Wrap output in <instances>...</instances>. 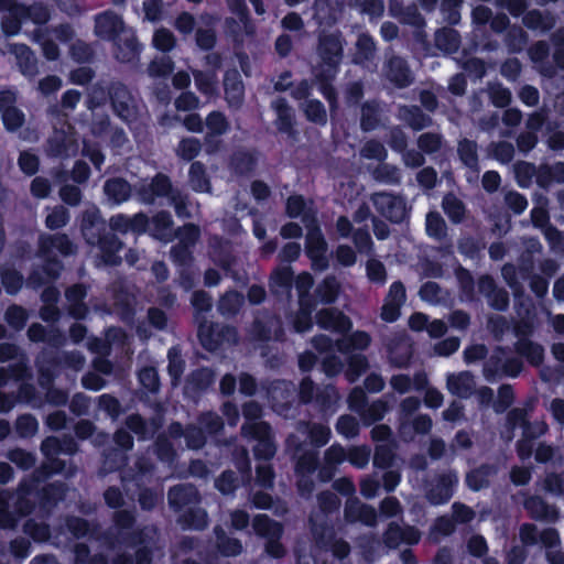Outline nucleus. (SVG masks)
Wrapping results in <instances>:
<instances>
[{"label": "nucleus", "instance_id": "f257e3e1", "mask_svg": "<svg viewBox=\"0 0 564 564\" xmlns=\"http://www.w3.org/2000/svg\"><path fill=\"white\" fill-rule=\"evenodd\" d=\"M113 528L102 533V541L109 549L118 545L129 547L138 546L134 553V564H152L153 550L148 546L149 534L144 528H134L137 523V514L133 510L115 511L111 517Z\"/></svg>", "mask_w": 564, "mask_h": 564}, {"label": "nucleus", "instance_id": "f03ea898", "mask_svg": "<svg viewBox=\"0 0 564 564\" xmlns=\"http://www.w3.org/2000/svg\"><path fill=\"white\" fill-rule=\"evenodd\" d=\"M344 44L345 39L340 31H321L315 50L319 58L316 69L339 70L344 57Z\"/></svg>", "mask_w": 564, "mask_h": 564}, {"label": "nucleus", "instance_id": "7ed1b4c3", "mask_svg": "<svg viewBox=\"0 0 564 564\" xmlns=\"http://www.w3.org/2000/svg\"><path fill=\"white\" fill-rule=\"evenodd\" d=\"M327 248L322 229L315 216H312V225H307L305 254L311 260V267L314 271H325L328 269Z\"/></svg>", "mask_w": 564, "mask_h": 564}, {"label": "nucleus", "instance_id": "20e7f679", "mask_svg": "<svg viewBox=\"0 0 564 564\" xmlns=\"http://www.w3.org/2000/svg\"><path fill=\"white\" fill-rule=\"evenodd\" d=\"M371 202L376 212L392 224H401L409 217L406 202L400 195L379 192L372 194Z\"/></svg>", "mask_w": 564, "mask_h": 564}, {"label": "nucleus", "instance_id": "39448f33", "mask_svg": "<svg viewBox=\"0 0 564 564\" xmlns=\"http://www.w3.org/2000/svg\"><path fill=\"white\" fill-rule=\"evenodd\" d=\"M176 189L167 174L158 172L148 184L139 187L138 195L142 203L152 205L158 198L170 199Z\"/></svg>", "mask_w": 564, "mask_h": 564}, {"label": "nucleus", "instance_id": "423d86ee", "mask_svg": "<svg viewBox=\"0 0 564 564\" xmlns=\"http://www.w3.org/2000/svg\"><path fill=\"white\" fill-rule=\"evenodd\" d=\"M80 230L86 243L93 247L96 242H99L101 236L108 232L106 220L101 217L97 207L86 209L83 213Z\"/></svg>", "mask_w": 564, "mask_h": 564}, {"label": "nucleus", "instance_id": "0eeeda50", "mask_svg": "<svg viewBox=\"0 0 564 564\" xmlns=\"http://www.w3.org/2000/svg\"><path fill=\"white\" fill-rule=\"evenodd\" d=\"M523 508L528 516L534 521L556 522L560 518V511L554 505H550L539 495H529L523 492Z\"/></svg>", "mask_w": 564, "mask_h": 564}, {"label": "nucleus", "instance_id": "6e6552de", "mask_svg": "<svg viewBox=\"0 0 564 564\" xmlns=\"http://www.w3.org/2000/svg\"><path fill=\"white\" fill-rule=\"evenodd\" d=\"M126 33V25L120 15L112 11L99 13L95 19V34L104 40L116 42V40Z\"/></svg>", "mask_w": 564, "mask_h": 564}, {"label": "nucleus", "instance_id": "1a4fd4ad", "mask_svg": "<svg viewBox=\"0 0 564 564\" xmlns=\"http://www.w3.org/2000/svg\"><path fill=\"white\" fill-rule=\"evenodd\" d=\"M131 93L123 83H110L109 104L113 113L123 121H129L134 115L133 108L131 107Z\"/></svg>", "mask_w": 564, "mask_h": 564}, {"label": "nucleus", "instance_id": "9d476101", "mask_svg": "<svg viewBox=\"0 0 564 564\" xmlns=\"http://www.w3.org/2000/svg\"><path fill=\"white\" fill-rule=\"evenodd\" d=\"M54 250L68 257L75 253V246L66 234H42L39 238V256H51Z\"/></svg>", "mask_w": 564, "mask_h": 564}, {"label": "nucleus", "instance_id": "9b49d317", "mask_svg": "<svg viewBox=\"0 0 564 564\" xmlns=\"http://www.w3.org/2000/svg\"><path fill=\"white\" fill-rule=\"evenodd\" d=\"M316 324L319 328L336 333H348L352 326L350 318L337 308H322L316 313Z\"/></svg>", "mask_w": 564, "mask_h": 564}, {"label": "nucleus", "instance_id": "f8f14e48", "mask_svg": "<svg viewBox=\"0 0 564 564\" xmlns=\"http://www.w3.org/2000/svg\"><path fill=\"white\" fill-rule=\"evenodd\" d=\"M386 76L394 87L400 89L409 87L413 82L406 61L400 56H392L388 59Z\"/></svg>", "mask_w": 564, "mask_h": 564}, {"label": "nucleus", "instance_id": "ddd939ff", "mask_svg": "<svg viewBox=\"0 0 564 564\" xmlns=\"http://www.w3.org/2000/svg\"><path fill=\"white\" fill-rule=\"evenodd\" d=\"M67 491L68 487L66 482L55 480L37 489L35 497L42 509H52L64 500Z\"/></svg>", "mask_w": 564, "mask_h": 564}, {"label": "nucleus", "instance_id": "4468645a", "mask_svg": "<svg viewBox=\"0 0 564 564\" xmlns=\"http://www.w3.org/2000/svg\"><path fill=\"white\" fill-rule=\"evenodd\" d=\"M556 15L551 11H541L539 9H531L522 17V24L534 32L546 34L556 25Z\"/></svg>", "mask_w": 564, "mask_h": 564}, {"label": "nucleus", "instance_id": "2eb2a0df", "mask_svg": "<svg viewBox=\"0 0 564 564\" xmlns=\"http://www.w3.org/2000/svg\"><path fill=\"white\" fill-rule=\"evenodd\" d=\"M456 482V476L451 473L440 475L436 484L427 491L429 501L435 506L447 503L454 495Z\"/></svg>", "mask_w": 564, "mask_h": 564}, {"label": "nucleus", "instance_id": "dca6fc26", "mask_svg": "<svg viewBox=\"0 0 564 564\" xmlns=\"http://www.w3.org/2000/svg\"><path fill=\"white\" fill-rule=\"evenodd\" d=\"M510 349L505 346H496L482 365L484 378L492 383L502 379L503 362Z\"/></svg>", "mask_w": 564, "mask_h": 564}, {"label": "nucleus", "instance_id": "f3484780", "mask_svg": "<svg viewBox=\"0 0 564 564\" xmlns=\"http://www.w3.org/2000/svg\"><path fill=\"white\" fill-rule=\"evenodd\" d=\"M167 501L171 509L180 512L186 506L198 501V491L193 485L178 484L169 489Z\"/></svg>", "mask_w": 564, "mask_h": 564}, {"label": "nucleus", "instance_id": "a211bd4d", "mask_svg": "<svg viewBox=\"0 0 564 564\" xmlns=\"http://www.w3.org/2000/svg\"><path fill=\"white\" fill-rule=\"evenodd\" d=\"M123 34V39L119 35L116 42H112L115 45L113 54L120 63H132L138 59L142 47L133 32Z\"/></svg>", "mask_w": 564, "mask_h": 564}, {"label": "nucleus", "instance_id": "6ab92c4d", "mask_svg": "<svg viewBox=\"0 0 564 564\" xmlns=\"http://www.w3.org/2000/svg\"><path fill=\"white\" fill-rule=\"evenodd\" d=\"M95 246L99 248L100 258L105 264L115 267L121 263V257L118 252L122 248V241L115 232L108 231L100 237L99 242H96Z\"/></svg>", "mask_w": 564, "mask_h": 564}, {"label": "nucleus", "instance_id": "aec40b11", "mask_svg": "<svg viewBox=\"0 0 564 564\" xmlns=\"http://www.w3.org/2000/svg\"><path fill=\"white\" fill-rule=\"evenodd\" d=\"M271 108L276 113V128L281 133L293 137L296 131L294 129V112L284 97H278L271 102Z\"/></svg>", "mask_w": 564, "mask_h": 564}, {"label": "nucleus", "instance_id": "412c9836", "mask_svg": "<svg viewBox=\"0 0 564 564\" xmlns=\"http://www.w3.org/2000/svg\"><path fill=\"white\" fill-rule=\"evenodd\" d=\"M294 282V272L291 267L276 268L270 275L269 288L274 296H290Z\"/></svg>", "mask_w": 564, "mask_h": 564}, {"label": "nucleus", "instance_id": "4be33fe9", "mask_svg": "<svg viewBox=\"0 0 564 564\" xmlns=\"http://www.w3.org/2000/svg\"><path fill=\"white\" fill-rule=\"evenodd\" d=\"M339 70L328 69H316L314 73V79L317 84V88L323 97L329 104L330 110H334L338 106V95L333 85Z\"/></svg>", "mask_w": 564, "mask_h": 564}, {"label": "nucleus", "instance_id": "5701e85b", "mask_svg": "<svg viewBox=\"0 0 564 564\" xmlns=\"http://www.w3.org/2000/svg\"><path fill=\"white\" fill-rule=\"evenodd\" d=\"M13 12L23 20H30L36 25L46 24L52 17V10L43 2H33L29 6L14 4Z\"/></svg>", "mask_w": 564, "mask_h": 564}, {"label": "nucleus", "instance_id": "b1692460", "mask_svg": "<svg viewBox=\"0 0 564 564\" xmlns=\"http://www.w3.org/2000/svg\"><path fill=\"white\" fill-rule=\"evenodd\" d=\"M258 164V158L254 152L248 150H237L229 158V167L237 176L251 175Z\"/></svg>", "mask_w": 564, "mask_h": 564}, {"label": "nucleus", "instance_id": "393cba45", "mask_svg": "<svg viewBox=\"0 0 564 564\" xmlns=\"http://www.w3.org/2000/svg\"><path fill=\"white\" fill-rule=\"evenodd\" d=\"M48 354H51V358L48 362L52 366H57L59 370L63 369H72L75 371H79L85 366V357L80 351L72 350V351H61L46 349Z\"/></svg>", "mask_w": 564, "mask_h": 564}, {"label": "nucleus", "instance_id": "a878e982", "mask_svg": "<svg viewBox=\"0 0 564 564\" xmlns=\"http://www.w3.org/2000/svg\"><path fill=\"white\" fill-rule=\"evenodd\" d=\"M104 192L110 202L120 205L130 198L132 188L123 177H111L105 182Z\"/></svg>", "mask_w": 564, "mask_h": 564}, {"label": "nucleus", "instance_id": "bb28decb", "mask_svg": "<svg viewBox=\"0 0 564 564\" xmlns=\"http://www.w3.org/2000/svg\"><path fill=\"white\" fill-rule=\"evenodd\" d=\"M401 119L413 130L421 131L433 124V119L416 105L403 106L400 110Z\"/></svg>", "mask_w": 564, "mask_h": 564}, {"label": "nucleus", "instance_id": "cd10ccee", "mask_svg": "<svg viewBox=\"0 0 564 564\" xmlns=\"http://www.w3.org/2000/svg\"><path fill=\"white\" fill-rule=\"evenodd\" d=\"M371 344V336L365 330H355L350 335L336 340V349L340 354L354 350H366Z\"/></svg>", "mask_w": 564, "mask_h": 564}, {"label": "nucleus", "instance_id": "c85d7f7f", "mask_svg": "<svg viewBox=\"0 0 564 564\" xmlns=\"http://www.w3.org/2000/svg\"><path fill=\"white\" fill-rule=\"evenodd\" d=\"M496 473L494 465L484 463L466 474V486L473 491H479L489 486V477Z\"/></svg>", "mask_w": 564, "mask_h": 564}, {"label": "nucleus", "instance_id": "c756f323", "mask_svg": "<svg viewBox=\"0 0 564 564\" xmlns=\"http://www.w3.org/2000/svg\"><path fill=\"white\" fill-rule=\"evenodd\" d=\"M224 90L230 104H240L243 98V83L236 68L227 69L224 74Z\"/></svg>", "mask_w": 564, "mask_h": 564}, {"label": "nucleus", "instance_id": "7c9ffc66", "mask_svg": "<svg viewBox=\"0 0 564 564\" xmlns=\"http://www.w3.org/2000/svg\"><path fill=\"white\" fill-rule=\"evenodd\" d=\"M514 350L533 367H539L544 360L543 346L533 340H517L514 343Z\"/></svg>", "mask_w": 564, "mask_h": 564}, {"label": "nucleus", "instance_id": "2f4dec72", "mask_svg": "<svg viewBox=\"0 0 564 564\" xmlns=\"http://www.w3.org/2000/svg\"><path fill=\"white\" fill-rule=\"evenodd\" d=\"M51 358V354L46 349H43L37 358V368H39V384L43 389H47L48 387H54V381L61 371L57 366H52L48 362Z\"/></svg>", "mask_w": 564, "mask_h": 564}, {"label": "nucleus", "instance_id": "473e14b6", "mask_svg": "<svg viewBox=\"0 0 564 564\" xmlns=\"http://www.w3.org/2000/svg\"><path fill=\"white\" fill-rule=\"evenodd\" d=\"M434 42L438 50L453 54L456 53L460 46V34L453 28H442L435 32Z\"/></svg>", "mask_w": 564, "mask_h": 564}, {"label": "nucleus", "instance_id": "72a5a7b5", "mask_svg": "<svg viewBox=\"0 0 564 564\" xmlns=\"http://www.w3.org/2000/svg\"><path fill=\"white\" fill-rule=\"evenodd\" d=\"M188 180L192 189L196 193H209L212 189L210 180L206 166L200 161H193L188 170Z\"/></svg>", "mask_w": 564, "mask_h": 564}, {"label": "nucleus", "instance_id": "f704fd0d", "mask_svg": "<svg viewBox=\"0 0 564 564\" xmlns=\"http://www.w3.org/2000/svg\"><path fill=\"white\" fill-rule=\"evenodd\" d=\"M178 523L184 530H204L208 525L207 511L202 508H189L178 517Z\"/></svg>", "mask_w": 564, "mask_h": 564}, {"label": "nucleus", "instance_id": "c9c22d12", "mask_svg": "<svg viewBox=\"0 0 564 564\" xmlns=\"http://www.w3.org/2000/svg\"><path fill=\"white\" fill-rule=\"evenodd\" d=\"M252 529L257 536L265 540L284 528L281 522L270 518L268 514L258 513L252 519Z\"/></svg>", "mask_w": 564, "mask_h": 564}, {"label": "nucleus", "instance_id": "e433bc0d", "mask_svg": "<svg viewBox=\"0 0 564 564\" xmlns=\"http://www.w3.org/2000/svg\"><path fill=\"white\" fill-rule=\"evenodd\" d=\"M245 303V296L237 290L226 291L218 301V311L225 316H235Z\"/></svg>", "mask_w": 564, "mask_h": 564}, {"label": "nucleus", "instance_id": "4c0bfd02", "mask_svg": "<svg viewBox=\"0 0 564 564\" xmlns=\"http://www.w3.org/2000/svg\"><path fill=\"white\" fill-rule=\"evenodd\" d=\"M380 126V107L377 101H365L361 105L360 129L371 132Z\"/></svg>", "mask_w": 564, "mask_h": 564}, {"label": "nucleus", "instance_id": "58836bf2", "mask_svg": "<svg viewBox=\"0 0 564 564\" xmlns=\"http://www.w3.org/2000/svg\"><path fill=\"white\" fill-rule=\"evenodd\" d=\"M457 153H458L459 160L466 167H468L475 172H478L479 158H478L476 141L469 140L466 138L462 139L457 145Z\"/></svg>", "mask_w": 564, "mask_h": 564}, {"label": "nucleus", "instance_id": "ea45409f", "mask_svg": "<svg viewBox=\"0 0 564 564\" xmlns=\"http://www.w3.org/2000/svg\"><path fill=\"white\" fill-rule=\"evenodd\" d=\"M17 63L20 72L25 76H33L37 73V59L33 51L25 44L17 46Z\"/></svg>", "mask_w": 564, "mask_h": 564}, {"label": "nucleus", "instance_id": "a19ab883", "mask_svg": "<svg viewBox=\"0 0 564 564\" xmlns=\"http://www.w3.org/2000/svg\"><path fill=\"white\" fill-rule=\"evenodd\" d=\"M306 200L300 194L290 195L285 203V214L288 217L295 219L302 216L303 223L312 225V214L306 213Z\"/></svg>", "mask_w": 564, "mask_h": 564}, {"label": "nucleus", "instance_id": "79ce46f5", "mask_svg": "<svg viewBox=\"0 0 564 564\" xmlns=\"http://www.w3.org/2000/svg\"><path fill=\"white\" fill-rule=\"evenodd\" d=\"M529 42L528 33L514 24L505 34V44L510 54L521 53Z\"/></svg>", "mask_w": 564, "mask_h": 564}, {"label": "nucleus", "instance_id": "37998d69", "mask_svg": "<svg viewBox=\"0 0 564 564\" xmlns=\"http://www.w3.org/2000/svg\"><path fill=\"white\" fill-rule=\"evenodd\" d=\"M173 224L172 215L167 210L158 212L150 220L153 236L161 240L171 237Z\"/></svg>", "mask_w": 564, "mask_h": 564}, {"label": "nucleus", "instance_id": "c03bdc74", "mask_svg": "<svg viewBox=\"0 0 564 564\" xmlns=\"http://www.w3.org/2000/svg\"><path fill=\"white\" fill-rule=\"evenodd\" d=\"M345 519L348 522L359 521L367 527H375L377 524L378 514L376 509L370 505H358L356 508V516H352L351 508H345Z\"/></svg>", "mask_w": 564, "mask_h": 564}, {"label": "nucleus", "instance_id": "a18cd8bd", "mask_svg": "<svg viewBox=\"0 0 564 564\" xmlns=\"http://www.w3.org/2000/svg\"><path fill=\"white\" fill-rule=\"evenodd\" d=\"M13 494L3 490L0 492V529H14L18 525V517L11 510Z\"/></svg>", "mask_w": 564, "mask_h": 564}, {"label": "nucleus", "instance_id": "49530a36", "mask_svg": "<svg viewBox=\"0 0 564 564\" xmlns=\"http://www.w3.org/2000/svg\"><path fill=\"white\" fill-rule=\"evenodd\" d=\"M303 112L308 122H312L319 127L327 124V111L324 104L318 99L306 100Z\"/></svg>", "mask_w": 564, "mask_h": 564}, {"label": "nucleus", "instance_id": "de8ad7c7", "mask_svg": "<svg viewBox=\"0 0 564 564\" xmlns=\"http://www.w3.org/2000/svg\"><path fill=\"white\" fill-rule=\"evenodd\" d=\"M241 434L256 442L274 436L272 427L267 421L245 422L241 426Z\"/></svg>", "mask_w": 564, "mask_h": 564}, {"label": "nucleus", "instance_id": "09e8293b", "mask_svg": "<svg viewBox=\"0 0 564 564\" xmlns=\"http://www.w3.org/2000/svg\"><path fill=\"white\" fill-rule=\"evenodd\" d=\"M30 491H31V487L29 485H22V484L20 485L19 495L15 498L13 506H12L13 512L18 517V521L21 518L28 517L31 513H33V511L35 509V502L32 501L28 497Z\"/></svg>", "mask_w": 564, "mask_h": 564}, {"label": "nucleus", "instance_id": "8fccbe9b", "mask_svg": "<svg viewBox=\"0 0 564 564\" xmlns=\"http://www.w3.org/2000/svg\"><path fill=\"white\" fill-rule=\"evenodd\" d=\"M442 206L444 213L451 219L452 223L459 224L463 221L466 208L464 203L454 194H446L443 197Z\"/></svg>", "mask_w": 564, "mask_h": 564}, {"label": "nucleus", "instance_id": "3c124183", "mask_svg": "<svg viewBox=\"0 0 564 564\" xmlns=\"http://www.w3.org/2000/svg\"><path fill=\"white\" fill-rule=\"evenodd\" d=\"M388 410H389V405L382 399H378V400L373 401L372 403L367 404L364 412H361V414H360L362 424L365 426H370V425L381 421L384 417Z\"/></svg>", "mask_w": 564, "mask_h": 564}, {"label": "nucleus", "instance_id": "603ef678", "mask_svg": "<svg viewBox=\"0 0 564 564\" xmlns=\"http://www.w3.org/2000/svg\"><path fill=\"white\" fill-rule=\"evenodd\" d=\"M1 283L9 295L18 294L24 283L23 274L14 268H6L0 272Z\"/></svg>", "mask_w": 564, "mask_h": 564}, {"label": "nucleus", "instance_id": "864d4df0", "mask_svg": "<svg viewBox=\"0 0 564 564\" xmlns=\"http://www.w3.org/2000/svg\"><path fill=\"white\" fill-rule=\"evenodd\" d=\"M447 389L459 398L468 397L471 391V376L468 372L451 375L447 378Z\"/></svg>", "mask_w": 564, "mask_h": 564}, {"label": "nucleus", "instance_id": "5fc2aeb1", "mask_svg": "<svg viewBox=\"0 0 564 564\" xmlns=\"http://www.w3.org/2000/svg\"><path fill=\"white\" fill-rule=\"evenodd\" d=\"M194 82L197 90L207 96L213 97L217 93V75L214 72L196 70L193 73Z\"/></svg>", "mask_w": 564, "mask_h": 564}, {"label": "nucleus", "instance_id": "6e6d98bb", "mask_svg": "<svg viewBox=\"0 0 564 564\" xmlns=\"http://www.w3.org/2000/svg\"><path fill=\"white\" fill-rule=\"evenodd\" d=\"M109 98L110 84L96 83L88 90L86 104L88 109L94 110L109 102Z\"/></svg>", "mask_w": 564, "mask_h": 564}, {"label": "nucleus", "instance_id": "4d7b16f0", "mask_svg": "<svg viewBox=\"0 0 564 564\" xmlns=\"http://www.w3.org/2000/svg\"><path fill=\"white\" fill-rule=\"evenodd\" d=\"M315 294L322 303L333 304L339 295V284L334 276H327L317 285Z\"/></svg>", "mask_w": 564, "mask_h": 564}, {"label": "nucleus", "instance_id": "13d9d810", "mask_svg": "<svg viewBox=\"0 0 564 564\" xmlns=\"http://www.w3.org/2000/svg\"><path fill=\"white\" fill-rule=\"evenodd\" d=\"M457 248L462 256L475 260L480 257L481 251L486 248V242L480 238L467 236L459 239Z\"/></svg>", "mask_w": 564, "mask_h": 564}, {"label": "nucleus", "instance_id": "bf43d9fd", "mask_svg": "<svg viewBox=\"0 0 564 564\" xmlns=\"http://www.w3.org/2000/svg\"><path fill=\"white\" fill-rule=\"evenodd\" d=\"M318 466V453L315 451H306L297 457L294 469L296 475L303 477L314 474Z\"/></svg>", "mask_w": 564, "mask_h": 564}, {"label": "nucleus", "instance_id": "052dcab7", "mask_svg": "<svg viewBox=\"0 0 564 564\" xmlns=\"http://www.w3.org/2000/svg\"><path fill=\"white\" fill-rule=\"evenodd\" d=\"M205 124H206L209 138L213 134L224 135L230 129V124H229L227 117L224 115V112H221L219 110L210 111L206 117Z\"/></svg>", "mask_w": 564, "mask_h": 564}, {"label": "nucleus", "instance_id": "680f3d73", "mask_svg": "<svg viewBox=\"0 0 564 564\" xmlns=\"http://www.w3.org/2000/svg\"><path fill=\"white\" fill-rule=\"evenodd\" d=\"M4 319L15 332H21L29 319V312L21 305L11 304L4 313Z\"/></svg>", "mask_w": 564, "mask_h": 564}, {"label": "nucleus", "instance_id": "e2e57ef3", "mask_svg": "<svg viewBox=\"0 0 564 564\" xmlns=\"http://www.w3.org/2000/svg\"><path fill=\"white\" fill-rule=\"evenodd\" d=\"M154 454L162 463L172 464L177 457L174 445L164 434H160L154 441Z\"/></svg>", "mask_w": 564, "mask_h": 564}, {"label": "nucleus", "instance_id": "0e129e2a", "mask_svg": "<svg viewBox=\"0 0 564 564\" xmlns=\"http://www.w3.org/2000/svg\"><path fill=\"white\" fill-rule=\"evenodd\" d=\"M369 368V360L362 354H351L347 358L346 378L348 381H356Z\"/></svg>", "mask_w": 564, "mask_h": 564}, {"label": "nucleus", "instance_id": "69168bd1", "mask_svg": "<svg viewBox=\"0 0 564 564\" xmlns=\"http://www.w3.org/2000/svg\"><path fill=\"white\" fill-rule=\"evenodd\" d=\"M65 525L67 531L77 540L90 535L96 529V525L93 527L87 519L77 516L68 517Z\"/></svg>", "mask_w": 564, "mask_h": 564}, {"label": "nucleus", "instance_id": "338daca9", "mask_svg": "<svg viewBox=\"0 0 564 564\" xmlns=\"http://www.w3.org/2000/svg\"><path fill=\"white\" fill-rule=\"evenodd\" d=\"M202 151V143L197 138L188 137L183 138L178 142V147L176 149V155L186 161H193Z\"/></svg>", "mask_w": 564, "mask_h": 564}, {"label": "nucleus", "instance_id": "774afa93", "mask_svg": "<svg viewBox=\"0 0 564 564\" xmlns=\"http://www.w3.org/2000/svg\"><path fill=\"white\" fill-rule=\"evenodd\" d=\"M395 459V454L391 446L387 444H379L376 445L373 457H372V464L375 468L378 469H389Z\"/></svg>", "mask_w": 564, "mask_h": 564}]
</instances>
